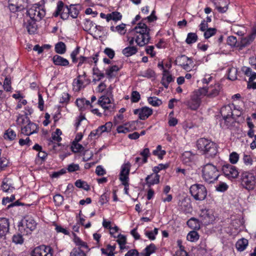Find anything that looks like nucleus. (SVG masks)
<instances>
[{
  "instance_id": "1",
  "label": "nucleus",
  "mask_w": 256,
  "mask_h": 256,
  "mask_svg": "<svg viewBox=\"0 0 256 256\" xmlns=\"http://www.w3.org/2000/svg\"><path fill=\"white\" fill-rule=\"evenodd\" d=\"M134 30L136 34V36L134 37L128 38L130 46H133L134 41L140 46H143L149 42L150 39V29L145 23H138Z\"/></svg>"
},
{
  "instance_id": "2",
  "label": "nucleus",
  "mask_w": 256,
  "mask_h": 256,
  "mask_svg": "<svg viewBox=\"0 0 256 256\" xmlns=\"http://www.w3.org/2000/svg\"><path fill=\"white\" fill-rule=\"evenodd\" d=\"M196 146L207 156L214 157L218 152L217 144L208 138H199L196 142Z\"/></svg>"
},
{
  "instance_id": "3",
  "label": "nucleus",
  "mask_w": 256,
  "mask_h": 256,
  "mask_svg": "<svg viewBox=\"0 0 256 256\" xmlns=\"http://www.w3.org/2000/svg\"><path fill=\"white\" fill-rule=\"evenodd\" d=\"M220 172L216 166L208 163L204 165L202 169V178L208 184L214 183L218 180Z\"/></svg>"
},
{
  "instance_id": "4",
  "label": "nucleus",
  "mask_w": 256,
  "mask_h": 256,
  "mask_svg": "<svg viewBox=\"0 0 256 256\" xmlns=\"http://www.w3.org/2000/svg\"><path fill=\"white\" fill-rule=\"evenodd\" d=\"M240 182L244 188L248 191L254 190L256 184V175L250 172H243L240 175Z\"/></svg>"
},
{
  "instance_id": "5",
  "label": "nucleus",
  "mask_w": 256,
  "mask_h": 256,
  "mask_svg": "<svg viewBox=\"0 0 256 256\" xmlns=\"http://www.w3.org/2000/svg\"><path fill=\"white\" fill-rule=\"evenodd\" d=\"M36 222L32 216H26L18 225V232L23 235H28L36 229Z\"/></svg>"
},
{
  "instance_id": "6",
  "label": "nucleus",
  "mask_w": 256,
  "mask_h": 256,
  "mask_svg": "<svg viewBox=\"0 0 256 256\" xmlns=\"http://www.w3.org/2000/svg\"><path fill=\"white\" fill-rule=\"evenodd\" d=\"M204 97L199 88L192 93L190 99L186 102V104L190 110H196L200 107Z\"/></svg>"
},
{
  "instance_id": "7",
  "label": "nucleus",
  "mask_w": 256,
  "mask_h": 256,
  "mask_svg": "<svg viewBox=\"0 0 256 256\" xmlns=\"http://www.w3.org/2000/svg\"><path fill=\"white\" fill-rule=\"evenodd\" d=\"M190 192L194 200L199 201L204 200L208 193L206 186L198 184L192 185L190 188Z\"/></svg>"
},
{
  "instance_id": "8",
  "label": "nucleus",
  "mask_w": 256,
  "mask_h": 256,
  "mask_svg": "<svg viewBox=\"0 0 256 256\" xmlns=\"http://www.w3.org/2000/svg\"><path fill=\"white\" fill-rule=\"evenodd\" d=\"M30 18L36 21H40L46 15L44 6L40 4H34L26 10Z\"/></svg>"
},
{
  "instance_id": "9",
  "label": "nucleus",
  "mask_w": 256,
  "mask_h": 256,
  "mask_svg": "<svg viewBox=\"0 0 256 256\" xmlns=\"http://www.w3.org/2000/svg\"><path fill=\"white\" fill-rule=\"evenodd\" d=\"M222 88L221 84L217 82L214 84H210L208 87L204 86L200 89L204 96L212 98L219 94Z\"/></svg>"
},
{
  "instance_id": "10",
  "label": "nucleus",
  "mask_w": 256,
  "mask_h": 256,
  "mask_svg": "<svg viewBox=\"0 0 256 256\" xmlns=\"http://www.w3.org/2000/svg\"><path fill=\"white\" fill-rule=\"evenodd\" d=\"M174 62L176 64L181 66L186 72H190L194 66L192 58L184 54L178 56Z\"/></svg>"
},
{
  "instance_id": "11",
  "label": "nucleus",
  "mask_w": 256,
  "mask_h": 256,
  "mask_svg": "<svg viewBox=\"0 0 256 256\" xmlns=\"http://www.w3.org/2000/svg\"><path fill=\"white\" fill-rule=\"evenodd\" d=\"M59 16L63 20L68 19L70 16L68 6L65 5L62 0H59L58 2L56 10L52 14V16L55 18Z\"/></svg>"
},
{
  "instance_id": "12",
  "label": "nucleus",
  "mask_w": 256,
  "mask_h": 256,
  "mask_svg": "<svg viewBox=\"0 0 256 256\" xmlns=\"http://www.w3.org/2000/svg\"><path fill=\"white\" fill-rule=\"evenodd\" d=\"M8 8L13 13L21 12L28 7V0H8Z\"/></svg>"
},
{
  "instance_id": "13",
  "label": "nucleus",
  "mask_w": 256,
  "mask_h": 256,
  "mask_svg": "<svg viewBox=\"0 0 256 256\" xmlns=\"http://www.w3.org/2000/svg\"><path fill=\"white\" fill-rule=\"evenodd\" d=\"M52 248L44 244L35 247L30 252V256H52Z\"/></svg>"
},
{
  "instance_id": "14",
  "label": "nucleus",
  "mask_w": 256,
  "mask_h": 256,
  "mask_svg": "<svg viewBox=\"0 0 256 256\" xmlns=\"http://www.w3.org/2000/svg\"><path fill=\"white\" fill-rule=\"evenodd\" d=\"M222 170L225 176L232 180L237 178L240 173L236 166L229 164H224Z\"/></svg>"
},
{
  "instance_id": "15",
  "label": "nucleus",
  "mask_w": 256,
  "mask_h": 256,
  "mask_svg": "<svg viewBox=\"0 0 256 256\" xmlns=\"http://www.w3.org/2000/svg\"><path fill=\"white\" fill-rule=\"evenodd\" d=\"M200 216L202 222L206 224L212 223L215 220L214 211L212 209H202L200 211Z\"/></svg>"
},
{
  "instance_id": "16",
  "label": "nucleus",
  "mask_w": 256,
  "mask_h": 256,
  "mask_svg": "<svg viewBox=\"0 0 256 256\" xmlns=\"http://www.w3.org/2000/svg\"><path fill=\"white\" fill-rule=\"evenodd\" d=\"M21 130L22 134L30 136L38 133L39 130V126L36 124L29 120L26 126L21 127Z\"/></svg>"
},
{
  "instance_id": "17",
  "label": "nucleus",
  "mask_w": 256,
  "mask_h": 256,
  "mask_svg": "<svg viewBox=\"0 0 256 256\" xmlns=\"http://www.w3.org/2000/svg\"><path fill=\"white\" fill-rule=\"evenodd\" d=\"M86 77V72H83L82 74H79L74 80L72 82L73 90L75 92H79L82 88L85 87L84 80Z\"/></svg>"
},
{
  "instance_id": "18",
  "label": "nucleus",
  "mask_w": 256,
  "mask_h": 256,
  "mask_svg": "<svg viewBox=\"0 0 256 256\" xmlns=\"http://www.w3.org/2000/svg\"><path fill=\"white\" fill-rule=\"evenodd\" d=\"M134 114H138L140 120H145L152 114V110L148 107L144 106L134 110Z\"/></svg>"
},
{
  "instance_id": "19",
  "label": "nucleus",
  "mask_w": 256,
  "mask_h": 256,
  "mask_svg": "<svg viewBox=\"0 0 256 256\" xmlns=\"http://www.w3.org/2000/svg\"><path fill=\"white\" fill-rule=\"evenodd\" d=\"M214 4L216 8L220 13H224L228 10L229 0H210Z\"/></svg>"
},
{
  "instance_id": "20",
  "label": "nucleus",
  "mask_w": 256,
  "mask_h": 256,
  "mask_svg": "<svg viewBox=\"0 0 256 256\" xmlns=\"http://www.w3.org/2000/svg\"><path fill=\"white\" fill-rule=\"evenodd\" d=\"M256 38V32L252 30V32L250 34L242 38L240 44L237 46H238L240 49H242L250 45Z\"/></svg>"
},
{
  "instance_id": "21",
  "label": "nucleus",
  "mask_w": 256,
  "mask_h": 256,
  "mask_svg": "<svg viewBox=\"0 0 256 256\" xmlns=\"http://www.w3.org/2000/svg\"><path fill=\"white\" fill-rule=\"evenodd\" d=\"M9 230V220L6 218L0 217V239L5 238Z\"/></svg>"
},
{
  "instance_id": "22",
  "label": "nucleus",
  "mask_w": 256,
  "mask_h": 256,
  "mask_svg": "<svg viewBox=\"0 0 256 256\" xmlns=\"http://www.w3.org/2000/svg\"><path fill=\"white\" fill-rule=\"evenodd\" d=\"M197 158V155L191 151H186L182 155V162L186 165L190 166L194 163Z\"/></svg>"
},
{
  "instance_id": "23",
  "label": "nucleus",
  "mask_w": 256,
  "mask_h": 256,
  "mask_svg": "<svg viewBox=\"0 0 256 256\" xmlns=\"http://www.w3.org/2000/svg\"><path fill=\"white\" fill-rule=\"evenodd\" d=\"M170 165L168 164H160L158 166H154L152 168V171L154 174H155V180H153V184L160 183V175L158 174V172L162 170H164L169 167Z\"/></svg>"
},
{
  "instance_id": "24",
  "label": "nucleus",
  "mask_w": 256,
  "mask_h": 256,
  "mask_svg": "<svg viewBox=\"0 0 256 256\" xmlns=\"http://www.w3.org/2000/svg\"><path fill=\"white\" fill-rule=\"evenodd\" d=\"M52 60L56 66H68L70 64L69 61L67 59L57 54L53 56Z\"/></svg>"
},
{
  "instance_id": "25",
  "label": "nucleus",
  "mask_w": 256,
  "mask_h": 256,
  "mask_svg": "<svg viewBox=\"0 0 256 256\" xmlns=\"http://www.w3.org/2000/svg\"><path fill=\"white\" fill-rule=\"evenodd\" d=\"M36 22V20L30 18L25 23V27L29 34H34L36 32L38 26Z\"/></svg>"
},
{
  "instance_id": "26",
  "label": "nucleus",
  "mask_w": 256,
  "mask_h": 256,
  "mask_svg": "<svg viewBox=\"0 0 256 256\" xmlns=\"http://www.w3.org/2000/svg\"><path fill=\"white\" fill-rule=\"evenodd\" d=\"M233 123L232 116L222 117V119L220 122V126L222 128H229L232 126Z\"/></svg>"
},
{
  "instance_id": "27",
  "label": "nucleus",
  "mask_w": 256,
  "mask_h": 256,
  "mask_svg": "<svg viewBox=\"0 0 256 256\" xmlns=\"http://www.w3.org/2000/svg\"><path fill=\"white\" fill-rule=\"evenodd\" d=\"M116 248V244L112 246L110 244H107L106 248H102L100 250L102 254L106 255V256H114V254L116 253L114 252Z\"/></svg>"
},
{
  "instance_id": "28",
  "label": "nucleus",
  "mask_w": 256,
  "mask_h": 256,
  "mask_svg": "<svg viewBox=\"0 0 256 256\" xmlns=\"http://www.w3.org/2000/svg\"><path fill=\"white\" fill-rule=\"evenodd\" d=\"M233 105L228 104L223 106L220 109V114L222 117L233 116L232 108Z\"/></svg>"
},
{
  "instance_id": "29",
  "label": "nucleus",
  "mask_w": 256,
  "mask_h": 256,
  "mask_svg": "<svg viewBox=\"0 0 256 256\" xmlns=\"http://www.w3.org/2000/svg\"><path fill=\"white\" fill-rule=\"evenodd\" d=\"M110 96H108V95L102 96L98 99V104L103 108L108 110L109 108L106 105L111 103V100Z\"/></svg>"
},
{
  "instance_id": "30",
  "label": "nucleus",
  "mask_w": 256,
  "mask_h": 256,
  "mask_svg": "<svg viewBox=\"0 0 256 256\" xmlns=\"http://www.w3.org/2000/svg\"><path fill=\"white\" fill-rule=\"evenodd\" d=\"M248 244V240L244 238L238 240L236 244L237 250L242 252L246 249Z\"/></svg>"
},
{
  "instance_id": "31",
  "label": "nucleus",
  "mask_w": 256,
  "mask_h": 256,
  "mask_svg": "<svg viewBox=\"0 0 256 256\" xmlns=\"http://www.w3.org/2000/svg\"><path fill=\"white\" fill-rule=\"evenodd\" d=\"M138 52V49L136 46H128L122 50V53L126 57H129L136 54Z\"/></svg>"
},
{
  "instance_id": "32",
  "label": "nucleus",
  "mask_w": 256,
  "mask_h": 256,
  "mask_svg": "<svg viewBox=\"0 0 256 256\" xmlns=\"http://www.w3.org/2000/svg\"><path fill=\"white\" fill-rule=\"evenodd\" d=\"M242 71L246 76L250 77L248 79L249 82H252L256 79V72H252L250 68L243 66L242 68Z\"/></svg>"
},
{
  "instance_id": "33",
  "label": "nucleus",
  "mask_w": 256,
  "mask_h": 256,
  "mask_svg": "<svg viewBox=\"0 0 256 256\" xmlns=\"http://www.w3.org/2000/svg\"><path fill=\"white\" fill-rule=\"evenodd\" d=\"M187 225L190 228L194 230H199L200 227L199 220L194 218H192L188 220Z\"/></svg>"
},
{
  "instance_id": "34",
  "label": "nucleus",
  "mask_w": 256,
  "mask_h": 256,
  "mask_svg": "<svg viewBox=\"0 0 256 256\" xmlns=\"http://www.w3.org/2000/svg\"><path fill=\"white\" fill-rule=\"evenodd\" d=\"M131 164L130 162L124 164L121 166L120 176H128Z\"/></svg>"
},
{
  "instance_id": "35",
  "label": "nucleus",
  "mask_w": 256,
  "mask_h": 256,
  "mask_svg": "<svg viewBox=\"0 0 256 256\" xmlns=\"http://www.w3.org/2000/svg\"><path fill=\"white\" fill-rule=\"evenodd\" d=\"M114 238H117L116 242L118 243L120 246V250H123L126 248L125 246L126 243V238L125 236L122 234H118L117 236H114Z\"/></svg>"
},
{
  "instance_id": "36",
  "label": "nucleus",
  "mask_w": 256,
  "mask_h": 256,
  "mask_svg": "<svg viewBox=\"0 0 256 256\" xmlns=\"http://www.w3.org/2000/svg\"><path fill=\"white\" fill-rule=\"evenodd\" d=\"M126 25L122 23L116 26V27L114 26H111L110 30L113 32H117L120 34L124 35L126 32Z\"/></svg>"
},
{
  "instance_id": "37",
  "label": "nucleus",
  "mask_w": 256,
  "mask_h": 256,
  "mask_svg": "<svg viewBox=\"0 0 256 256\" xmlns=\"http://www.w3.org/2000/svg\"><path fill=\"white\" fill-rule=\"evenodd\" d=\"M162 146L161 145H158L156 150H154L152 152L153 155L158 156L160 160H162L164 156L166 154L165 150H162Z\"/></svg>"
},
{
  "instance_id": "38",
  "label": "nucleus",
  "mask_w": 256,
  "mask_h": 256,
  "mask_svg": "<svg viewBox=\"0 0 256 256\" xmlns=\"http://www.w3.org/2000/svg\"><path fill=\"white\" fill-rule=\"evenodd\" d=\"M54 50L57 54H62L66 52V46L62 42H59L55 45Z\"/></svg>"
},
{
  "instance_id": "39",
  "label": "nucleus",
  "mask_w": 256,
  "mask_h": 256,
  "mask_svg": "<svg viewBox=\"0 0 256 256\" xmlns=\"http://www.w3.org/2000/svg\"><path fill=\"white\" fill-rule=\"evenodd\" d=\"M120 68L116 65H114L110 66L106 70V74L108 78H111L115 76L114 72H116L119 71Z\"/></svg>"
},
{
  "instance_id": "40",
  "label": "nucleus",
  "mask_w": 256,
  "mask_h": 256,
  "mask_svg": "<svg viewBox=\"0 0 256 256\" xmlns=\"http://www.w3.org/2000/svg\"><path fill=\"white\" fill-rule=\"evenodd\" d=\"M29 120H30L27 116L24 114H19L17 117L16 122V124L22 127L23 126L22 125L27 124Z\"/></svg>"
},
{
  "instance_id": "41",
  "label": "nucleus",
  "mask_w": 256,
  "mask_h": 256,
  "mask_svg": "<svg viewBox=\"0 0 256 256\" xmlns=\"http://www.w3.org/2000/svg\"><path fill=\"white\" fill-rule=\"evenodd\" d=\"M74 240L76 246H78L77 248H80V249L82 248L88 250H90V248H88V246L87 243L86 242L82 241L79 237L74 236Z\"/></svg>"
},
{
  "instance_id": "42",
  "label": "nucleus",
  "mask_w": 256,
  "mask_h": 256,
  "mask_svg": "<svg viewBox=\"0 0 256 256\" xmlns=\"http://www.w3.org/2000/svg\"><path fill=\"white\" fill-rule=\"evenodd\" d=\"M74 184L77 188H82L86 191H88L90 189V186L88 184L87 182L81 180H76L74 182Z\"/></svg>"
},
{
  "instance_id": "43",
  "label": "nucleus",
  "mask_w": 256,
  "mask_h": 256,
  "mask_svg": "<svg viewBox=\"0 0 256 256\" xmlns=\"http://www.w3.org/2000/svg\"><path fill=\"white\" fill-rule=\"evenodd\" d=\"M198 40V36L196 33L189 32L187 35L186 42L187 44H191L195 43Z\"/></svg>"
},
{
  "instance_id": "44",
  "label": "nucleus",
  "mask_w": 256,
  "mask_h": 256,
  "mask_svg": "<svg viewBox=\"0 0 256 256\" xmlns=\"http://www.w3.org/2000/svg\"><path fill=\"white\" fill-rule=\"evenodd\" d=\"M200 238L198 232L196 230H192L188 232L186 238L188 240L192 242H196Z\"/></svg>"
},
{
  "instance_id": "45",
  "label": "nucleus",
  "mask_w": 256,
  "mask_h": 256,
  "mask_svg": "<svg viewBox=\"0 0 256 256\" xmlns=\"http://www.w3.org/2000/svg\"><path fill=\"white\" fill-rule=\"evenodd\" d=\"M70 148L72 151L74 153L80 152L84 150V147L78 142H72Z\"/></svg>"
},
{
  "instance_id": "46",
  "label": "nucleus",
  "mask_w": 256,
  "mask_h": 256,
  "mask_svg": "<svg viewBox=\"0 0 256 256\" xmlns=\"http://www.w3.org/2000/svg\"><path fill=\"white\" fill-rule=\"evenodd\" d=\"M23 236V234L20 232H19L14 234L12 238V242L16 244H22L24 242Z\"/></svg>"
},
{
  "instance_id": "47",
  "label": "nucleus",
  "mask_w": 256,
  "mask_h": 256,
  "mask_svg": "<svg viewBox=\"0 0 256 256\" xmlns=\"http://www.w3.org/2000/svg\"><path fill=\"white\" fill-rule=\"evenodd\" d=\"M16 132L12 129L9 128L4 132V137L6 140H12L16 138Z\"/></svg>"
},
{
  "instance_id": "48",
  "label": "nucleus",
  "mask_w": 256,
  "mask_h": 256,
  "mask_svg": "<svg viewBox=\"0 0 256 256\" xmlns=\"http://www.w3.org/2000/svg\"><path fill=\"white\" fill-rule=\"evenodd\" d=\"M158 228H154L153 230H146L144 234L150 240H156V236L158 234Z\"/></svg>"
},
{
  "instance_id": "49",
  "label": "nucleus",
  "mask_w": 256,
  "mask_h": 256,
  "mask_svg": "<svg viewBox=\"0 0 256 256\" xmlns=\"http://www.w3.org/2000/svg\"><path fill=\"white\" fill-rule=\"evenodd\" d=\"M2 86L6 92H12V81L10 78L8 76L6 77Z\"/></svg>"
},
{
  "instance_id": "50",
  "label": "nucleus",
  "mask_w": 256,
  "mask_h": 256,
  "mask_svg": "<svg viewBox=\"0 0 256 256\" xmlns=\"http://www.w3.org/2000/svg\"><path fill=\"white\" fill-rule=\"evenodd\" d=\"M217 32L216 28H210L204 30V36L205 39H208L210 37L214 36Z\"/></svg>"
},
{
  "instance_id": "51",
  "label": "nucleus",
  "mask_w": 256,
  "mask_h": 256,
  "mask_svg": "<svg viewBox=\"0 0 256 256\" xmlns=\"http://www.w3.org/2000/svg\"><path fill=\"white\" fill-rule=\"evenodd\" d=\"M148 102L150 105L154 106H158L162 104V100L156 96L148 98Z\"/></svg>"
},
{
  "instance_id": "52",
  "label": "nucleus",
  "mask_w": 256,
  "mask_h": 256,
  "mask_svg": "<svg viewBox=\"0 0 256 256\" xmlns=\"http://www.w3.org/2000/svg\"><path fill=\"white\" fill-rule=\"evenodd\" d=\"M70 95L68 92H63L60 98L59 102L62 104H67L69 103Z\"/></svg>"
},
{
  "instance_id": "53",
  "label": "nucleus",
  "mask_w": 256,
  "mask_h": 256,
  "mask_svg": "<svg viewBox=\"0 0 256 256\" xmlns=\"http://www.w3.org/2000/svg\"><path fill=\"white\" fill-rule=\"evenodd\" d=\"M68 9L70 10V16L73 18H76L79 14V11L76 8V5L70 4L68 6Z\"/></svg>"
},
{
  "instance_id": "54",
  "label": "nucleus",
  "mask_w": 256,
  "mask_h": 256,
  "mask_svg": "<svg viewBox=\"0 0 256 256\" xmlns=\"http://www.w3.org/2000/svg\"><path fill=\"white\" fill-rule=\"evenodd\" d=\"M156 245L153 243H151L150 245L146 247L144 250L146 254L148 256H150V254L156 252Z\"/></svg>"
},
{
  "instance_id": "55",
  "label": "nucleus",
  "mask_w": 256,
  "mask_h": 256,
  "mask_svg": "<svg viewBox=\"0 0 256 256\" xmlns=\"http://www.w3.org/2000/svg\"><path fill=\"white\" fill-rule=\"evenodd\" d=\"M138 124V120H133L125 123V126H126L128 132L136 130Z\"/></svg>"
},
{
  "instance_id": "56",
  "label": "nucleus",
  "mask_w": 256,
  "mask_h": 256,
  "mask_svg": "<svg viewBox=\"0 0 256 256\" xmlns=\"http://www.w3.org/2000/svg\"><path fill=\"white\" fill-rule=\"evenodd\" d=\"M70 256H86V254L80 248H74L71 251Z\"/></svg>"
},
{
  "instance_id": "57",
  "label": "nucleus",
  "mask_w": 256,
  "mask_h": 256,
  "mask_svg": "<svg viewBox=\"0 0 256 256\" xmlns=\"http://www.w3.org/2000/svg\"><path fill=\"white\" fill-rule=\"evenodd\" d=\"M80 46H76V48L71 52L70 58L72 60V62L74 63H76L78 62V58L77 56L80 54Z\"/></svg>"
},
{
  "instance_id": "58",
  "label": "nucleus",
  "mask_w": 256,
  "mask_h": 256,
  "mask_svg": "<svg viewBox=\"0 0 256 256\" xmlns=\"http://www.w3.org/2000/svg\"><path fill=\"white\" fill-rule=\"evenodd\" d=\"M155 174H150L148 175L145 178V182L146 184L148 187L150 188L152 186H154V184H158V183H154L153 184V180H155Z\"/></svg>"
},
{
  "instance_id": "59",
  "label": "nucleus",
  "mask_w": 256,
  "mask_h": 256,
  "mask_svg": "<svg viewBox=\"0 0 256 256\" xmlns=\"http://www.w3.org/2000/svg\"><path fill=\"white\" fill-rule=\"evenodd\" d=\"M158 19L157 16H156V10H154L150 14L148 17L143 18L140 22H144L147 20L149 22H152Z\"/></svg>"
},
{
  "instance_id": "60",
  "label": "nucleus",
  "mask_w": 256,
  "mask_h": 256,
  "mask_svg": "<svg viewBox=\"0 0 256 256\" xmlns=\"http://www.w3.org/2000/svg\"><path fill=\"white\" fill-rule=\"evenodd\" d=\"M239 160V154L235 152H233L230 154L229 156V160L231 164H236L238 162Z\"/></svg>"
},
{
  "instance_id": "61",
  "label": "nucleus",
  "mask_w": 256,
  "mask_h": 256,
  "mask_svg": "<svg viewBox=\"0 0 256 256\" xmlns=\"http://www.w3.org/2000/svg\"><path fill=\"white\" fill-rule=\"evenodd\" d=\"M92 71V74L98 78L97 80L99 81L104 77V74L100 72L97 66L93 68Z\"/></svg>"
},
{
  "instance_id": "62",
  "label": "nucleus",
  "mask_w": 256,
  "mask_h": 256,
  "mask_svg": "<svg viewBox=\"0 0 256 256\" xmlns=\"http://www.w3.org/2000/svg\"><path fill=\"white\" fill-rule=\"evenodd\" d=\"M237 70L234 68H232L228 69V78L232 80H234L237 78L236 76Z\"/></svg>"
},
{
  "instance_id": "63",
  "label": "nucleus",
  "mask_w": 256,
  "mask_h": 256,
  "mask_svg": "<svg viewBox=\"0 0 256 256\" xmlns=\"http://www.w3.org/2000/svg\"><path fill=\"white\" fill-rule=\"evenodd\" d=\"M228 188V185L224 182H220V183L216 186V190L220 192H224L227 190Z\"/></svg>"
},
{
  "instance_id": "64",
  "label": "nucleus",
  "mask_w": 256,
  "mask_h": 256,
  "mask_svg": "<svg viewBox=\"0 0 256 256\" xmlns=\"http://www.w3.org/2000/svg\"><path fill=\"white\" fill-rule=\"evenodd\" d=\"M110 192H108L104 193L100 197L99 202L102 206L108 202L109 200Z\"/></svg>"
}]
</instances>
